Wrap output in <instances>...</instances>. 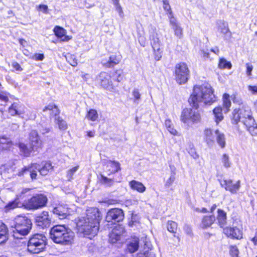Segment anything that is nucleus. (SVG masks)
Segmentation results:
<instances>
[{
    "instance_id": "29",
    "label": "nucleus",
    "mask_w": 257,
    "mask_h": 257,
    "mask_svg": "<svg viewBox=\"0 0 257 257\" xmlns=\"http://www.w3.org/2000/svg\"><path fill=\"white\" fill-rule=\"evenodd\" d=\"M215 139L218 145L221 148H224L226 145L225 137L224 134L220 132L218 130H215Z\"/></svg>"
},
{
    "instance_id": "3",
    "label": "nucleus",
    "mask_w": 257,
    "mask_h": 257,
    "mask_svg": "<svg viewBox=\"0 0 257 257\" xmlns=\"http://www.w3.org/2000/svg\"><path fill=\"white\" fill-rule=\"evenodd\" d=\"M232 123L241 122L252 136L257 135V125L252 116L251 111L247 105L239 106L232 112Z\"/></svg>"
},
{
    "instance_id": "50",
    "label": "nucleus",
    "mask_w": 257,
    "mask_h": 257,
    "mask_svg": "<svg viewBox=\"0 0 257 257\" xmlns=\"http://www.w3.org/2000/svg\"><path fill=\"white\" fill-rule=\"evenodd\" d=\"M223 105L227 109H228L231 106V101L229 99V96L227 94H224L223 96Z\"/></svg>"
},
{
    "instance_id": "16",
    "label": "nucleus",
    "mask_w": 257,
    "mask_h": 257,
    "mask_svg": "<svg viewBox=\"0 0 257 257\" xmlns=\"http://www.w3.org/2000/svg\"><path fill=\"white\" fill-rule=\"evenodd\" d=\"M36 170H38V164L31 163L27 166H25L20 169L17 175L19 176H23L28 172H30V175L32 180L37 179V173Z\"/></svg>"
},
{
    "instance_id": "19",
    "label": "nucleus",
    "mask_w": 257,
    "mask_h": 257,
    "mask_svg": "<svg viewBox=\"0 0 257 257\" xmlns=\"http://www.w3.org/2000/svg\"><path fill=\"white\" fill-rule=\"evenodd\" d=\"M223 232L227 236L232 238L240 239L242 238V232L236 227H223Z\"/></svg>"
},
{
    "instance_id": "47",
    "label": "nucleus",
    "mask_w": 257,
    "mask_h": 257,
    "mask_svg": "<svg viewBox=\"0 0 257 257\" xmlns=\"http://www.w3.org/2000/svg\"><path fill=\"white\" fill-rule=\"evenodd\" d=\"M221 162L225 168H229L231 166V162L228 155L224 154L221 158Z\"/></svg>"
},
{
    "instance_id": "55",
    "label": "nucleus",
    "mask_w": 257,
    "mask_h": 257,
    "mask_svg": "<svg viewBox=\"0 0 257 257\" xmlns=\"http://www.w3.org/2000/svg\"><path fill=\"white\" fill-rule=\"evenodd\" d=\"M238 250L236 246H232L230 250V254L232 257H238Z\"/></svg>"
},
{
    "instance_id": "10",
    "label": "nucleus",
    "mask_w": 257,
    "mask_h": 257,
    "mask_svg": "<svg viewBox=\"0 0 257 257\" xmlns=\"http://www.w3.org/2000/svg\"><path fill=\"white\" fill-rule=\"evenodd\" d=\"M25 106L21 103L20 102L17 101L13 103L9 107V113L12 116L19 115L22 118H25L26 119H34L36 118V114L32 112L30 116L25 117L21 115L24 114L25 113Z\"/></svg>"
},
{
    "instance_id": "23",
    "label": "nucleus",
    "mask_w": 257,
    "mask_h": 257,
    "mask_svg": "<svg viewBox=\"0 0 257 257\" xmlns=\"http://www.w3.org/2000/svg\"><path fill=\"white\" fill-rule=\"evenodd\" d=\"M204 140L209 146L213 145L215 142V130L207 128L204 131Z\"/></svg>"
},
{
    "instance_id": "48",
    "label": "nucleus",
    "mask_w": 257,
    "mask_h": 257,
    "mask_svg": "<svg viewBox=\"0 0 257 257\" xmlns=\"http://www.w3.org/2000/svg\"><path fill=\"white\" fill-rule=\"evenodd\" d=\"M132 95L134 96V102L136 104H139L141 99V94L138 89L135 88L133 92Z\"/></svg>"
},
{
    "instance_id": "45",
    "label": "nucleus",
    "mask_w": 257,
    "mask_h": 257,
    "mask_svg": "<svg viewBox=\"0 0 257 257\" xmlns=\"http://www.w3.org/2000/svg\"><path fill=\"white\" fill-rule=\"evenodd\" d=\"M9 101L8 97L4 94L0 93V110L3 111L4 107Z\"/></svg>"
},
{
    "instance_id": "40",
    "label": "nucleus",
    "mask_w": 257,
    "mask_h": 257,
    "mask_svg": "<svg viewBox=\"0 0 257 257\" xmlns=\"http://www.w3.org/2000/svg\"><path fill=\"white\" fill-rule=\"evenodd\" d=\"M231 64L230 62L227 61L224 58H221L219 60L218 67L220 69H230L231 68Z\"/></svg>"
},
{
    "instance_id": "37",
    "label": "nucleus",
    "mask_w": 257,
    "mask_h": 257,
    "mask_svg": "<svg viewBox=\"0 0 257 257\" xmlns=\"http://www.w3.org/2000/svg\"><path fill=\"white\" fill-rule=\"evenodd\" d=\"M121 180V178H119L118 179H115L114 178L109 179L104 176H101V182L108 186H111L113 182H120Z\"/></svg>"
},
{
    "instance_id": "36",
    "label": "nucleus",
    "mask_w": 257,
    "mask_h": 257,
    "mask_svg": "<svg viewBox=\"0 0 257 257\" xmlns=\"http://www.w3.org/2000/svg\"><path fill=\"white\" fill-rule=\"evenodd\" d=\"M171 169V172L170 174V177L166 180L165 183V186L166 188H169L173 183L175 180V175H176V172H175V169L172 168L170 166Z\"/></svg>"
},
{
    "instance_id": "57",
    "label": "nucleus",
    "mask_w": 257,
    "mask_h": 257,
    "mask_svg": "<svg viewBox=\"0 0 257 257\" xmlns=\"http://www.w3.org/2000/svg\"><path fill=\"white\" fill-rule=\"evenodd\" d=\"M155 59L156 61H159L162 58V52L160 50V48H159V50H154Z\"/></svg>"
},
{
    "instance_id": "46",
    "label": "nucleus",
    "mask_w": 257,
    "mask_h": 257,
    "mask_svg": "<svg viewBox=\"0 0 257 257\" xmlns=\"http://www.w3.org/2000/svg\"><path fill=\"white\" fill-rule=\"evenodd\" d=\"M111 231L113 232V234L114 233V234L116 236H118L120 238V236L124 232V228L122 226L119 225L115 226Z\"/></svg>"
},
{
    "instance_id": "39",
    "label": "nucleus",
    "mask_w": 257,
    "mask_h": 257,
    "mask_svg": "<svg viewBox=\"0 0 257 257\" xmlns=\"http://www.w3.org/2000/svg\"><path fill=\"white\" fill-rule=\"evenodd\" d=\"M54 32L58 38L61 39H63L66 33L65 29L60 26H56L54 29Z\"/></svg>"
},
{
    "instance_id": "1",
    "label": "nucleus",
    "mask_w": 257,
    "mask_h": 257,
    "mask_svg": "<svg viewBox=\"0 0 257 257\" xmlns=\"http://www.w3.org/2000/svg\"><path fill=\"white\" fill-rule=\"evenodd\" d=\"M101 219V215L99 209L90 207L86 210V216L78 218L77 227L85 237L91 239L98 233Z\"/></svg>"
},
{
    "instance_id": "52",
    "label": "nucleus",
    "mask_w": 257,
    "mask_h": 257,
    "mask_svg": "<svg viewBox=\"0 0 257 257\" xmlns=\"http://www.w3.org/2000/svg\"><path fill=\"white\" fill-rule=\"evenodd\" d=\"M120 238L118 236H116L114 233L113 234L112 231L109 234V240L112 243L116 242L120 239Z\"/></svg>"
},
{
    "instance_id": "4",
    "label": "nucleus",
    "mask_w": 257,
    "mask_h": 257,
    "mask_svg": "<svg viewBox=\"0 0 257 257\" xmlns=\"http://www.w3.org/2000/svg\"><path fill=\"white\" fill-rule=\"evenodd\" d=\"M50 236L56 243L68 244L73 239V232L65 225H56L50 230Z\"/></svg>"
},
{
    "instance_id": "2",
    "label": "nucleus",
    "mask_w": 257,
    "mask_h": 257,
    "mask_svg": "<svg viewBox=\"0 0 257 257\" xmlns=\"http://www.w3.org/2000/svg\"><path fill=\"white\" fill-rule=\"evenodd\" d=\"M216 100L211 85L204 83L195 86L193 91L188 99L190 104L195 109L206 104L210 105Z\"/></svg>"
},
{
    "instance_id": "28",
    "label": "nucleus",
    "mask_w": 257,
    "mask_h": 257,
    "mask_svg": "<svg viewBox=\"0 0 257 257\" xmlns=\"http://www.w3.org/2000/svg\"><path fill=\"white\" fill-rule=\"evenodd\" d=\"M129 186L132 189L137 191L140 193H144L146 189V187L142 183L135 180L129 182Z\"/></svg>"
},
{
    "instance_id": "30",
    "label": "nucleus",
    "mask_w": 257,
    "mask_h": 257,
    "mask_svg": "<svg viewBox=\"0 0 257 257\" xmlns=\"http://www.w3.org/2000/svg\"><path fill=\"white\" fill-rule=\"evenodd\" d=\"M107 168L110 174L115 173L120 170V164L115 161H109L107 163Z\"/></svg>"
},
{
    "instance_id": "20",
    "label": "nucleus",
    "mask_w": 257,
    "mask_h": 257,
    "mask_svg": "<svg viewBox=\"0 0 257 257\" xmlns=\"http://www.w3.org/2000/svg\"><path fill=\"white\" fill-rule=\"evenodd\" d=\"M218 30L224 35L225 39H230L231 37V33L228 28V23L224 20H219L217 22Z\"/></svg>"
},
{
    "instance_id": "51",
    "label": "nucleus",
    "mask_w": 257,
    "mask_h": 257,
    "mask_svg": "<svg viewBox=\"0 0 257 257\" xmlns=\"http://www.w3.org/2000/svg\"><path fill=\"white\" fill-rule=\"evenodd\" d=\"M122 72L121 70H116L114 74L113 75V79H116L115 80L118 82H120L122 80L123 76L122 75Z\"/></svg>"
},
{
    "instance_id": "33",
    "label": "nucleus",
    "mask_w": 257,
    "mask_h": 257,
    "mask_svg": "<svg viewBox=\"0 0 257 257\" xmlns=\"http://www.w3.org/2000/svg\"><path fill=\"white\" fill-rule=\"evenodd\" d=\"M222 111V108L220 106L216 107L213 110V113L214 116L215 121L217 124L223 118Z\"/></svg>"
},
{
    "instance_id": "7",
    "label": "nucleus",
    "mask_w": 257,
    "mask_h": 257,
    "mask_svg": "<svg viewBox=\"0 0 257 257\" xmlns=\"http://www.w3.org/2000/svg\"><path fill=\"white\" fill-rule=\"evenodd\" d=\"M48 198L45 195L37 194L25 200L23 206L30 210H36L46 206Z\"/></svg>"
},
{
    "instance_id": "9",
    "label": "nucleus",
    "mask_w": 257,
    "mask_h": 257,
    "mask_svg": "<svg viewBox=\"0 0 257 257\" xmlns=\"http://www.w3.org/2000/svg\"><path fill=\"white\" fill-rule=\"evenodd\" d=\"M189 76V71L184 63L177 64L175 67V79L179 84L185 83Z\"/></svg>"
},
{
    "instance_id": "59",
    "label": "nucleus",
    "mask_w": 257,
    "mask_h": 257,
    "mask_svg": "<svg viewBox=\"0 0 257 257\" xmlns=\"http://www.w3.org/2000/svg\"><path fill=\"white\" fill-rule=\"evenodd\" d=\"M38 9L42 11L45 14L48 13V7L47 5H40L38 7Z\"/></svg>"
},
{
    "instance_id": "34",
    "label": "nucleus",
    "mask_w": 257,
    "mask_h": 257,
    "mask_svg": "<svg viewBox=\"0 0 257 257\" xmlns=\"http://www.w3.org/2000/svg\"><path fill=\"white\" fill-rule=\"evenodd\" d=\"M215 220L214 215L205 216L202 220V226L203 228L209 227Z\"/></svg>"
},
{
    "instance_id": "43",
    "label": "nucleus",
    "mask_w": 257,
    "mask_h": 257,
    "mask_svg": "<svg viewBox=\"0 0 257 257\" xmlns=\"http://www.w3.org/2000/svg\"><path fill=\"white\" fill-rule=\"evenodd\" d=\"M177 228V224L173 221H168L167 222V229L172 233H175Z\"/></svg>"
},
{
    "instance_id": "14",
    "label": "nucleus",
    "mask_w": 257,
    "mask_h": 257,
    "mask_svg": "<svg viewBox=\"0 0 257 257\" xmlns=\"http://www.w3.org/2000/svg\"><path fill=\"white\" fill-rule=\"evenodd\" d=\"M124 218L123 211L119 208H113L109 210L106 214V221L115 223L122 221Z\"/></svg>"
},
{
    "instance_id": "53",
    "label": "nucleus",
    "mask_w": 257,
    "mask_h": 257,
    "mask_svg": "<svg viewBox=\"0 0 257 257\" xmlns=\"http://www.w3.org/2000/svg\"><path fill=\"white\" fill-rule=\"evenodd\" d=\"M115 8V10L118 13L119 17L121 18L124 17V13L123 12L122 9L119 4H114V5Z\"/></svg>"
},
{
    "instance_id": "54",
    "label": "nucleus",
    "mask_w": 257,
    "mask_h": 257,
    "mask_svg": "<svg viewBox=\"0 0 257 257\" xmlns=\"http://www.w3.org/2000/svg\"><path fill=\"white\" fill-rule=\"evenodd\" d=\"M163 3V8L164 9L169 12V15H170V13L172 12L171 10V7L169 5L168 0H162ZM169 15H168L169 16Z\"/></svg>"
},
{
    "instance_id": "32",
    "label": "nucleus",
    "mask_w": 257,
    "mask_h": 257,
    "mask_svg": "<svg viewBox=\"0 0 257 257\" xmlns=\"http://www.w3.org/2000/svg\"><path fill=\"white\" fill-rule=\"evenodd\" d=\"M119 62V60L115 55H111L109 57L107 61H102L103 65L108 68L113 67L115 65L117 64Z\"/></svg>"
},
{
    "instance_id": "49",
    "label": "nucleus",
    "mask_w": 257,
    "mask_h": 257,
    "mask_svg": "<svg viewBox=\"0 0 257 257\" xmlns=\"http://www.w3.org/2000/svg\"><path fill=\"white\" fill-rule=\"evenodd\" d=\"M188 153L190 156L194 159H197L198 158V155L197 154L195 149L192 145H189L187 148Z\"/></svg>"
},
{
    "instance_id": "61",
    "label": "nucleus",
    "mask_w": 257,
    "mask_h": 257,
    "mask_svg": "<svg viewBox=\"0 0 257 257\" xmlns=\"http://www.w3.org/2000/svg\"><path fill=\"white\" fill-rule=\"evenodd\" d=\"M184 230L185 232L188 235H191L192 233V230L190 226L188 225H185L184 227Z\"/></svg>"
},
{
    "instance_id": "6",
    "label": "nucleus",
    "mask_w": 257,
    "mask_h": 257,
    "mask_svg": "<svg viewBox=\"0 0 257 257\" xmlns=\"http://www.w3.org/2000/svg\"><path fill=\"white\" fill-rule=\"evenodd\" d=\"M46 244V236L42 233H35L29 238L27 249L32 253H39L45 250Z\"/></svg>"
},
{
    "instance_id": "18",
    "label": "nucleus",
    "mask_w": 257,
    "mask_h": 257,
    "mask_svg": "<svg viewBox=\"0 0 257 257\" xmlns=\"http://www.w3.org/2000/svg\"><path fill=\"white\" fill-rule=\"evenodd\" d=\"M169 19L170 25L171 28L174 30L175 35L179 39H181L183 36V30L178 23L176 19L173 16V13L171 12L168 16Z\"/></svg>"
},
{
    "instance_id": "17",
    "label": "nucleus",
    "mask_w": 257,
    "mask_h": 257,
    "mask_svg": "<svg viewBox=\"0 0 257 257\" xmlns=\"http://www.w3.org/2000/svg\"><path fill=\"white\" fill-rule=\"evenodd\" d=\"M35 221L37 225L42 228L48 227L51 224V219L48 212L43 211L40 214L36 216Z\"/></svg>"
},
{
    "instance_id": "27",
    "label": "nucleus",
    "mask_w": 257,
    "mask_h": 257,
    "mask_svg": "<svg viewBox=\"0 0 257 257\" xmlns=\"http://www.w3.org/2000/svg\"><path fill=\"white\" fill-rule=\"evenodd\" d=\"M139 247V239L134 238L127 241V250L130 253H134L138 250Z\"/></svg>"
},
{
    "instance_id": "63",
    "label": "nucleus",
    "mask_w": 257,
    "mask_h": 257,
    "mask_svg": "<svg viewBox=\"0 0 257 257\" xmlns=\"http://www.w3.org/2000/svg\"><path fill=\"white\" fill-rule=\"evenodd\" d=\"M78 166L73 167L69 171L68 174L70 175H73V174L77 170Z\"/></svg>"
},
{
    "instance_id": "22",
    "label": "nucleus",
    "mask_w": 257,
    "mask_h": 257,
    "mask_svg": "<svg viewBox=\"0 0 257 257\" xmlns=\"http://www.w3.org/2000/svg\"><path fill=\"white\" fill-rule=\"evenodd\" d=\"M13 145V142L10 138L6 135L0 136V151L10 150Z\"/></svg>"
},
{
    "instance_id": "31",
    "label": "nucleus",
    "mask_w": 257,
    "mask_h": 257,
    "mask_svg": "<svg viewBox=\"0 0 257 257\" xmlns=\"http://www.w3.org/2000/svg\"><path fill=\"white\" fill-rule=\"evenodd\" d=\"M151 44L154 50H159L161 45V42L156 33H153L150 36Z\"/></svg>"
},
{
    "instance_id": "11",
    "label": "nucleus",
    "mask_w": 257,
    "mask_h": 257,
    "mask_svg": "<svg viewBox=\"0 0 257 257\" xmlns=\"http://www.w3.org/2000/svg\"><path fill=\"white\" fill-rule=\"evenodd\" d=\"M200 116L199 113L191 108H185L183 110L181 120L185 123H197L199 121Z\"/></svg>"
},
{
    "instance_id": "64",
    "label": "nucleus",
    "mask_w": 257,
    "mask_h": 257,
    "mask_svg": "<svg viewBox=\"0 0 257 257\" xmlns=\"http://www.w3.org/2000/svg\"><path fill=\"white\" fill-rule=\"evenodd\" d=\"M40 131L42 134H45L49 133L50 131V129L49 128L45 127L41 129Z\"/></svg>"
},
{
    "instance_id": "12",
    "label": "nucleus",
    "mask_w": 257,
    "mask_h": 257,
    "mask_svg": "<svg viewBox=\"0 0 257 257\" xmlns=\"http://www.w3.org/2000/svg\"><path fill=\"white\" fill-rule=\"evenodd\" d=\"M96 82L104 89L110 91H112L114 90L111 76L106 72H101L97 76Z\"/></svg>"
},
{
    "instance_id": "8",
    "label": "nucleus",
    "mask_w": 257,
    "mask_h": 257,
    "mask_svg": "<svg viewBox=\"0 0 257 257\" xmlns=\"http://www.w3.org/2000/svg\"><path fill=\"white\" fill-rule=\"evenodd\" d=\"M50 111V115L51 117H54L55 122L58 126L60 130H66L67 128V124L66 122L60 116L59 114L60 111L58 107L53 103H50L47 106H45L43 109V111Z\"/></svg>"
},
{
    "instance_id": "38",
    "label": "nucleus",
    "mask_w": 257,
    "mask_h": 257,
    "mask_svg": "<svg viewBox=\"0 0 257 257\" xmlns=\"http://www.w3.org/2000/svg\"><path fill=\"white\" fill-rule=\"evenodd\" d=\"M165 125L167 130L173 135L177 136L178 134L177 131L174 128L172 122L169 119H166L165 121Z\"/></svg>"
},
{
    "instance_id": "41",
    "label": "nucleus",
    "mask_w": 257,
    "mask_h": 257,
    "mask_svg": "<svg viewBox=\"0 0 257 257\" xmlns=\"http://www.w3.org/2000/svg\"><path fill=\"white\" fill-rule=\"evenodd\" d=\"M67 62L72 66L75 67L77 65V60L75 56L70 54H67L66 56Z\"/></svg>"
},
{
    "instance_id": "21",
    "label": "nucleus",
    "mask_w": 257,
    "mask_h": 257,
    "mask_svg": "<svg viewBox=\"0 0 257 257\" xmlns=\"http://www.w3.org/2000/svg\"><path fill=\"white\" fill-rule=\"evenodd\" d=\"M30 145L32 150H37L42 145L38 134L36 131H32L30 134Z\"/></svg>"
},
{
    "instance_id": "58",
    "label": "nucleus",
    "mask_w": 257,
    "mask_h": 257,
    "mask_svg": "<svg viewBox=\"0 0 257 257\" xmlns=\"http://www.w3.org/2000/svg\"><path fill=\"white\" fill-rule=\"evenodd\" d=\"M12 67L17 71H22L23 70L21 65L17 62L14 61L12 62Z\"/></svg>"
},
{
    "instance_id": "42",
    "label": "nucleus",
    "mask_w": 257,
    "mask_h": 257,
    "mask_svg": "<svg viewBox=\"0 0 257 257\" xmlns=\"http://www.w3.org/2000/svg\"><path fill=\"white\" fill-rule=\"evenodd\" d=\"M86 117L88 119L91 121L96 120L98 118V113L97 111L93 109H90L87 114Z\"/></svg>"
},
{
    "instance_id": "26",
    "label": "nucleus",
    "mask_w": 257,
    "mask_h": 257,
    "mask_svg": "<svg viewBox=\"0 0 257 257\" xmlns=\"http://www.w3.org/2000/svg\"><path fill=\"white\" fill-rule=\"evenodd\" d=\"M8 238V229L5 224L0 221V244L5 243Z\"/></svg>"
},
{
    "instance_id": "13",
    "label": "nucleus",
    "mask_w": 257,
    "mask_h": 257,
    "mask_svg": "<svg viewBox=\"0 0 257 257\" xmlns=\"http://www.w3.org/2000/svg\"><path fill=\"white\" fill-rule=\"evenodd\" d=\"M221 186L226 191H229L231 194H236L240 188V181L238 180L235 183H233L231 179L219 180Z\"/></svg>"
},
{
    "instance_id": "44",
    "label": "nucleus",
    "mask_w": 257,
    "mask_h": 257,
    "mask_svg": "<svg viewBox=\"0 0 257 257\" xmlns=\"http://www.w3.org/2000/svg\"><path fill=\"white\" fill-rule=\"evenodd\" d=\"M21 205L20 202L18 199H15L12 201L10 202L6 206L7 210L13 209L16 207H20Z\"/></svg>"
},
{
    "instance_id": "62",
    "label": "nucleus",
    "mask_w": 257,
    "mask_h": 257,
    "mask_svg": "<svg viewBox=\"0 0 257 257\" xmlns=\"http://www.w3.org/2000/svg\"><path fill=\"white\" fill-rule=\"evenodd\" d=\"M248 90L252 92L254 94H257V86H248Z\"/></svg>"
},
{
    "instance_id": "35",
    "label": "nucleus",
    "mask_w": 257,
    "mask_h": 257,
    "mask_svg": "<svg viewBox=\"0 0 257 257\" xmlns=\"http://www.w3.org/2000/svg\"><path fill=\"white\" fill-rule=\"evenodd\" d=\"M19 147L20 150V152L22 155L25 157H29L32 151H35V150H32V146L29 148L24 143H20L19 144Z\"/></svg>"
},
{
    "instance_id": "15",
    "label": "nucleus",
    "mask_w": 257,
    "mask_h": 257,
    "mask_svg": "<svg viewBox=\"0 0 257 257\" xmlns=\"http://www.w3.org/2000/svg\"><path fill=\"white\" fill-rule=\"evenodd\" d=\"M52 212L60 219L66 218L70 215L69 208L63 203H59L53 207Z\"/></svg>"
},
{
    "instance_id": "24",
    "label": "nucleus",
    "mask_w": 257,
    "mask_h": 257,
    "mask_svg": "<svg viewBox=\"0 0 257 257\" xmlns=\"http://www.w3.org/2000/svg\"><path fill=\"white\" fill-rule=\"evenodd\" d=\"M216 219L219 226L223 228L227 223L226 213L221 209H218Z\"/></svg>"
},
{
    "instance_id": "60",
    "label": "nucleus",
    "mask_w": 257,
    "mask_h": 257,
    "mask_svg": "<svg viewBox=\"0 0 257 257\" xmlns=\"http://www.w3.org/2000/svg\"><path fill=\"white\" fill-rule=\"evenodd\" d=\"M246 74L247 76H250L251 75V71L253 69L252 66L249 63L246 64Z\"/></svg>"
},
{
    "instance_id": "56",
    "label": "nucleus",
    "mask_w": 257,
    "mask_h": 257,
    "mask_svg": "<svg viewBox=\"0 0 257 257\" xmlns=\"http://www.w3.org/2000/svg\"><path fill=\"white\" fill-rule=\"evenodd\" d=\"M32 58L36 61H42L44 59V55L43 54L36 53L33 56Z\"/></svg>"
},
{
    "instance_id": "25",
    "label": "nucleus",
    "mask_w": 257,
    "mask_h": 257,
    "mask_svg": "<svg viewBox=\"0 0 257 257\" xmlns=\"http://www.w3.org/2000/svg\"><path fill=\"white\" fill-rule=\"evenodd\" d=\"M41 167L38 164V171L42 176L46 175L50 170L52 169V164L49 161H43L41 163Z\"/></svg>"
},
{
    "instance_id": "5",
    "label": "nucleus",
    "mask_w": 257,
    "mask_h": 257,
    "mask_svg": "<svg viewBox=\"0 0 257 257\" xmlns=\"http://www.w3.org/2000/svg\"><path fill=\"white\" fill-rule=\"evenodd\" d=\"M14 226H12V235L14 238L22 239L27 235L32 227V223L26 216L19 215L14 220Z\"/></svg>"
}]
</instances>
